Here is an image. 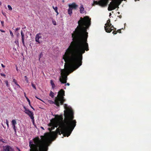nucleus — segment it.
<instances>
[{
  "label": "nucleus",
  "mask_w": 151,
  "mask_h": 151,
  "mask_svg": "<svg viewBox=\"0 0 151 151\" xmlns=\"http://www.w3.org/2000/svg\"><path fill=\"white\" fill-rule=\"evenodd\" d=\"M91 18L88 16L81 17L78 26L72 34L73 41L63 55L65 63V69L61 70L60 78H67V76L82 65V54L89 50L87 43V29L91 25Z\"/></svg>",
  "instance_id": "nucleus-1"
},
{
  "label": "nucleus",
  "mask_w": 151,
  "mask_h": 151,
  "mask_svg": "<svg viewBox=\"0 0 151 151\" xmlns=\"http://www.w3.org/2000/svg\"><path fill=\"white\" fill-rule=\"evenodd\" d=\"M65 109L64 111L65 117L64 120L62 116L59 120L53 119L50 120V122L48 125L50 131L54 129L55 127L57 128L56 131L52 132V136L56 138L58 134H63L64 136L68 137L71 133L72 131L76 125V122L74 118L73 113L71 107L67 104L63 105Z\"/></svg>",
  "instance_id": "nucleus-2"
},
{
  "label": "nucleus",
  "mask_w": 151,
  "mask_h": 151,
  "mask_svg": "<svg viewBox=\"0 0 151 151\" xmlns=\"http://www.w3.org/2000/svg\"><path fill=\"white\" fill-rule=\"evenodd\" d=\"M43 137V136H41V138L36 137L33 139V141H29L30 151H46V139H42Z\"/></svg>",
  "instance_id": "nucleus-3"
},
{
  "label": "nucleus",
  "mask_w": 151,
  "mask_h": 151,
  "mask_svg": "<svg viewBox=\"0 0 151 151\" xmlns=\"http://www.w3.org/2000/svg\"><path fill=\"white\" fill-rule=\"evenodd\" d=\"M65 95V91L61 89L58 92L57 96L55 98L54 101L49 100L48 102L50 104H55L58 108L60 105H63L64 102L65 101V99L64 97Z\"/></svg>",
  "instance_id": "nucleus-4"
},
{
  "label": "nucleus",
  "mask_w": 151,
  "mask_h": 151,
  "mask_svg": "<svg viewBox=\"0 0 151 151\" xmlns=\"http://www.w3.org/2000/svg\"><path fill=\"white\" fill-rule=\"evenodd\" d=\"M121 1L119 2V0H114L111 1L109 5L108 9L109 11H111L115 9L121 4Z\"/></svg>",
  "instance_id": "nucleus-5"
},
{
  "label": "nucleus",
  "mask_w": 151,
  "mask_h": 151,
  "mask_svg": "<svg viewBox=\"0 0 151 151\" xmlns=\"http://www.w3.org/2000/svg\"><path fill=\"white\" fill-rule=\"evenodd\" d=\"M108 0H100L99 2L94 1H93V5L95 4H99L102 6H106L108 3Z\"/></svg>",
  "instance_id": "nucleus-6"
},
{
  "label": "nucleus",
  "mask_w": 151,
  "mask_h": 151,
  "mask_svg": "<svg viewBox=\"0 0 151 151\" xmlns=\"http://www.w3.org/2000/svg\"><path fill=\"white\" fill-rule=\"evenodd\" d=\"M111 24L110 23L108 24L106 23L105 24V26H104V28L106 32L110 33L112 31V28H114V27L113 26H111Z\"/></svg>",
  "instance_id": "nucleus-7"
},
{
  "label": "nucleus",
  "mask_w": 151,
  "mask_h": 151,
  "mask_svg": "<svg viewBox=\"0 0 151 151\" xmlns=\"http://www.w3.org/2000/svg\"><path fill=\"white\" fill-rule=\"evenodd\" d=\"M24 108L25 110L24 112L26 114H27L30 117V118L33 120L34 121V117L33 116V113L29 110V109H27L25 106L24 107Z\"/></svg>",
  "instance_id": "nucleus-8"
},
{
  "label": "nucleus",
  "mask_w": 151,
  "mask_h": 151,
  "mask_svg": "<svg viewBox=\"0 0 151 151\" xmlns=\"http://www.w3.org/2000/svg\"><path fill=\"white\" fill-rule=\"evenodd\" d=\"M35 41L38 43H40L42 42V34L39 33L36 35L35 36Z\"/></svg>",
  "instance_id": "nucleus-9"
},
{
  "label": "nucleus",
  "mask_w": 151,
  "mask_h": 151,
  "mask_svg": "<svg viewBox=\"0 0 151 151\" xmlns=\"http://www.w3.org/2000/svg\"><path fill=\"white\" fill-rule=\"evenodd\" d=\"M12 147L6 145L4 147L3 151H12Z\"/></svg>",
  "instance_id": "nucleus-10"
},
{
  "label": "nucleus",
  "mask_w": 151,
  "mask_h": 151,
  "mask_svg": "<svg viewBox=\"0 0 151 151\" xmlns=\"http://www.w3.org/2000/svg\"><path fill=\"white\" fill-rule=\"evenodd\" d=\"M68 6L69 8H70L73 9H76L78 7V5L75 3H73L71 4H69Z\"/></svg>",
  "instance_id": "nucleus-11"
},
{
  "label": "nucleus",
  "mask_w": 151,
  "mask_h": 151,
  "mask_svg": "<svg viewBox=\"0 0 151 151\" xmlns=\"http://www.w3.org/2000/svg\"><path fill=\"white\" fill-rule=\"evenodd\" d=\"M79 11L81 14H84L86 12V11L84 10V8L83 7V5L81 4V6L79 8Z\"/></svg>",
  "instance_id": "nucleus-12"
},
{
  "label": "nucleus",
  "mask_w": 151,
  "mask_h": 151,
  "mask_svg": "<svg viewBox=\"0 0 151 151\" xmlns=\"http://www.w3.org/2000/svg\"><path fill=\"white\" fill-rule=\"evenodd\" d=\"M21 35L22 36V40L23 44L24 46H25L24 45V33H23L22 30L21 31Z\"/></svg>",
  "instance_id": "nucleus-13"
},
{
  "label": "nucleus",
  "mask_w": 151,
  "mask_h": 151,
  "mask_svg": "<svg viewBox=\"0 0 151 151\" xmlns=\"http://www.w3.org/2000/svg\"><path fill=\"white\" fill-rule=\"evenodd\" d=\"M50 83L52 88L54 89L55 87V85L53 82V81L52 80H51L50 81Z\"/></svg>",
  "instance_id": "nucleus-14"
},
{
  "label": "nucleus",
  "mask_w": 151,
  "mask_h": 151,
  "mask_svg": "<svg viewBox=\"0 0 151 151\" xmlns=\"http://www.w3.org/2000/svg\"><path fill=\"white\" fill-rule=\"evenodd\" d=\"M68 14L70 15H71L72 13V9H71L70 8H69V9H68Z\"/></svg>",
  "instance_id": "nucleus-15"
},
{
  "label": "nucleus",
  "mask_w": 151,
  "mask_h": 151,
  "mask_svg": "<svg viewBox=\"0 0 151 151\" xmlns=\"http://www.w3.org/2000/svg\"><path fill=\"white\" fill-rule=\"evenodd\" d=\"M12 125H16L17 124L16 121L15 120H13L12 121Z\"/></svg>",
  "instance_id": "nucleus-16"
},
{
  "label": "nucleus",
  "mask_w": 151,
  "mask_h": 151,
  "mask_svg": "<svg viewBox=\"0 0 151 151\" xmlns=\"http://www.w3.org/2000/svg\"><path fill=\"white\" fill-rule=\"evenodd\" d=\"M54 93L53 92H52V91H51L50 93V96L52 98L54 97Z\"/></svg>",
  "instance_id": "nucleus-17"
},
{
  "label": "nucleus",
  "mask_w": 151,
  "mask_h": 151,
  "mask_svg": "<svg viewBox=\"0 0 151 151\" xmlns=\"http://www.w3.org/2000/svg\"><path fill=\"white\" fill-rule=\"evenodd\" d=\"M13 128L14 129L15 133H16V129L15 125H12Z\"/></svg>",
  "instance_id": "nucleus-18"
},
{
  "label": "nucleus",
  "mask_w": 151,
  "mask_h": 151,
  "mask_svg": "<svg viewBox=\"0 0 151 151\" xmlns=\"http://www.w3.org/2000/svg\"><path fill=\"white\" fill-rule=\"evenodd\" d=\"M8 7L9 10H12V8L10 5H8Z\"/></svg>",
  "instance_id": "nucleus-19"
},
{
  "label": "nucleus",
  "mask_w": 151,
  "mask_h": 151,
  "mask_svg": "<svg viewBox=\"0 0 151 151\" xmlns=\"http://www.w3.org/2000/svg\"><path fill=\"white\" fill-rule=\"evenodd\" d=\"M25 78V80L27 82V83H28V79L27 77L26 76H24Z\"/></svg>",
  "instance_id": "nucleus-20"
},
{
  "label": "nucleus",
  "mask_w": 151,
  "mask_h": 151,
  "mask_svg": "<svg viewBox=\"0 0 151 151\" xmlns=\"http://www.w3.org/2000/svg\"><path fill=\"white\" fill-rule=\"evenodd\" d=\"M53 8L55 10V12H57V10H58V7H54V6H52Z\"/></svg>",
  "instance_id": "nucleus-21"
},
{
  "label": "nucleus",
  "mask_w": 151,
  "mask_h": 151,
  "mask_svg": "<svg viewBox=\"0 0 151 151\" xmlns=\"http://www.w3.org/2000/svg\"><path fill=\"white\" fill-rule=\"evenodd\" d=\"M26 97L27 99V100L29 102V105L30 106H31L30 102V100L28 99V98L27 97Z\"/></svg>",
  "instance_id": "nucleus-22"
},
{
  "label": "nucleus",
  "mask_w": 151,
  "mask_h": 151,
  "mask_svg": "<svg viewBox=\"0 0 151 151\" xmlns=\"http://www.w3.org/2000/svg\"><path fill=\"white\" fill-rule=\"evenodd\" d=\"M9 32L11 36H12V37H14V35L12 32L10 30Z\"/></svg>",
  "instance_id": "nucleus-23"
},
{
  "label": "nucleus",
  "mask_w": 151,
  "mask_h": 151,
  "mask_svg": "<svg viewBox=\"0 0 151 151\" xmlns=\"http://www.w3.org/2000/svg\"><path fill=\"white\" fill-rule=\"evenodd\" d=\"M32 86V87L35 89H36V88L35 87V85L33 83H31Z\"/></svg>",
  "instance_id": "nucleus-24"
},
{
  "label": "nucleus",
  "mask_w": 151,
  "mask_h": 151,
  "mask_svg": "<svg viewBox=\"0 0 151 151\" xmlns=\"http://www.w3.org/2000/svg\"><path fill=\"white\" fill-rule=\"evenodd\" d=\"M14 42L17 45H19L18 40V39L16 40Z\"/></svg>",
  "instance_id": "nucleus-25"
},
{
  "label": "nucleus",
  "mask_w": 151,
  "mask_h": 151,
  "mask_svg": "<svg viewBox=\"0 0 151 151\" xmlns=\"http://www.w3.org/2000/svg\"><path fill=\"white\" fill-rule=\"evenodd\" d=\"M5 83H6V85L8 87H9V84H8V81H5Z\"/></svg>",
  "instance_id": "nucleus-26"
},
{
  "label": "nucleus",
  "mask_w": 151,
  "mask_h": 151,
  "mask_svg": "<svg viewBox=\"0 0 151 151\" xmlns=\"http://www.w3.org/2000/svg\"><path fill=\"white\" fill-rule=\"evenodd\" d=\"M6 124L8 127H9V122L8 120L7 119H6Z\"/></svg>",
  "instance_id": "nucleus-27"
},
{
  "label": "nucleus",
  "mask_w": 151,
  "mask_h": 151,
  "mask_svg": "<svg viewBox=\"0 0 151 151\" xmlns=\"http://www.w3.org/2000/svg\"><path fill=\"white\" fill-rule=\"evenodd\" d=\"M13 82H14L15 84L16 85L17 84V81L15 79H13Z\"/></svg>",
  "instance_id": "nucleus-28"
},
{
  "label": "nucleus",
  "mask_w": 151,
  "mask_h": 151,
  "mask_svg": "<svg viewBox=\"0 0 151 151\" xmlns=\"http://www.w3.org/2000/svg\"><path fill=\"white\" fill-rule=\"evenodd\" d=\"M52 23H53V24L54 25H56V22L55 21H52Z\"/></svg>",
  "instance_id": "nucleus-29"
},
{
  "label": "nucleus",
  "mask_w": 151,
  "mask_h": 151,
  "mask_svg": "<svg viewBox=\"0 0 151 151\" xmlns=\"http://www.w3.org/2000/svg\"><path fill=\"white\" fill-rule=\"evenodd\" d=\"M1 23L2 26H4V22L3 21H1Z\"/></svg>",
  "instance_id": "nucleus-30"
},
{
  "label": "nucleus",
  "mask_w": 151,
  "mask_h": 151,
  "mask_svg": "<svg viewBox=\"0 0 151 151\" xmlns=\"http://www.w3.org/2000/svg\"><path fill=\"white\" fill-rule=\"evenodd\" d=\"M1 76H4V77H5V76H6V75H5L4 74H3V73H1Z\"/></svg>",
  "instance_id": "nucleus-31"
},
{
  "label": "nucleus",
  "mask_w": 151,
  "mask_h": 151,
  "mask_svg": "<svg viewBox=\"0 0 151 151\" xmlns=\"http://www.w3.org/2000/svg\"><path fill=\"white\" fill-rule=\"evenodd\" d=\"M16 85L17 86L18 88H21L20 86L18 84H17Z\"/></svg>",
  "instance_id": "nucleus-32"
},
{
  "label": "nucleus",
  "mask_w": 151,
  "mask_h": 151,
  "mask_svg": "<svg viewBox=\"0 0 151 151\" xmlns=\"http://www.w3.org/2000/svg\"><path fill=\"white\" fill-rule=\"evenodd\" d=\"M20 29V28L19 27V28H17L16 29H15V31H17L19 30V29Z\"/></svg>",
  "instance_id": "nucleus-33"
},
{
  "label": "nucleus",
  "mask_w": 151,
  "mask_h": 151,
  "mask_svg": "<svg viewBox=\"0 0 151 151\" xmlns=\"http://www.w3.org/2000/svg\"><path fill=\"white\" fill-rule=\"evenodd\" d=\"M0 31L2 32H5V31H4L2 29H0Z\"/></svg>",
  "instance_id": "nucleus-34"
},
{
  "label": "nucleus",
  "mask_w": 151,
  "mask_h": 151,
  "mask_svg": "<svg viewBox=\"0 0 151 151\" xmlns=\"http://www.w3.org/2000/svg\"><path fill=\"white\" fill-rule=\"evenodd\" d=\"M110 22V19H109L107 21V24L109 23Z\"/></svg>",
  "instance_id": "nucleus-35"
},
{
  "label": "nucleus",
  "mask_w": 151,
  "mask_h": 151,
  "mask_svg": "<svg viewBox=\"0 0 151 151\" xmlns=\"http://www.w3.org/2000/svg\"><path fill=\"white\" fill-rule=\"evenodd\" d=\"M35 97H36L37 99H39V100H40L41 101H42V100H41V99H40V98H39L37 96H35Z\"/></svg>",
  "instance_id": "nucleus-36"
},
{
  "label": "nucleus",
  "mask_w": 151,
  "mask_h": 151,
  "mask_svg": "<svg viewBox=\"0 0 151 151\" xmlns=\"http://www.w3.org/2000/svg\"><path fill=\"white\" fill-rule=\"evenodd\" d=\"M65 86L68 85V86L70 85V84L69 83H67L65 85Z\"/></svg>",
  "instance_id": "nucleus-37"
},
{
  "label": "nucleus",
  "mask_w": 151,
  "mask_h": 151,
  "mask_svg": "<svg viewBox=\"0 0 151 151\" xmlns=\"http://www.w3.org/2000/svg\"><path fill=\"white\" fill-rule=\"evenodd\" d=\"M47 140H51L50 138H47L46 139Z\"/></svg>",
  "instance_id": "nucleus-38"
},
{
  "label": "nucleus",
  "mask_w": 151,
  "mask_h": 151,
  "mask_svg": "<svg viewBox=\"0 0 151 151\" xmlns=\"http://www.w3.org/2000/svg\"><path fill=\"white\" fill-rule=\"evenodd\" d=\"M1 65L3 68H4L5 67V66L4 65H3L2 64H1Z\"/></svg>",
  "instance_id": "nucleus-39"
},
{
  "label": "nucleus",
  "mask_w": 151,
  "mask_h": 151,
  "mask_svg": "<svg viewBox=\"0 0 151 151\" xmlns=\"http://www.w3.org/2000/svg\"><path fill=\"white\" fill-rule=\"evenodd\" d=\"M112 33H113L114 35L116 34L117 33L116 32H115L114 31H113L112 32Z\"/></svg>",
  "instance_id": "nucleus-40"
},
{
  "label": "nucleus",
  "mask_w": 151,
  "mask_h": 151,
  "mask_svg": "<svg viewBox=\"0 0 151 151\" xmlns=\"http://www.w3.org/2000/svg\"><path fill=\"white\" fill-rule=\"evenodd\" d=\"M3 139H0V141H1L2 142H4V141H3Z\"/></svg>",
  "instance_id": "nucleus-41"
},
{
  "label": "nucleus",
  "mask_w": 151,
  "mask_h": 151,
  "mask_svg": "<svg viewBox=\"0 0 151 151\" xmlns=\"http://www.w3.org/2000/svg\"><path fill=\"white\" fill-rule=\"evenodd\" d=\"M42 55V53H41L40 55V58L41 55Z\"/></svg>",
  "instance_id": "nucleus-42"
},
{
  "label": "nucleus",
  "mask_w": 151,
  "mask_h": 151,
  "mask_svg": "<svg viewBox=\"0 0 151 151\" xmlns=\"http://www.w3.org/2000/svg\"><path fill=\"white\" fill-rule=\"evenodd\" d=\"M30 107H31V108H32L34 110H35L34 109V108L32 107V106L31 105V106H30Z\"/></svg>",
  "instance_id": "nucleus-43"
},
{
  "label": "nucleus",
  "mask_w": 151,
  "mask_h": 151,
  "mask_svg": "<svg viewBox=\"0 0 151 151\" xmlns=\"http://www.w3.org/2000/svg\"><path fill=\"white\" fill-rule=\"evenodd\" d=\"M55 12L57 13V15L58 14V10H57V12Z\"/></svg>",
  "instance_id": "nucleus-44"
},
{
  "label": "nucleus",
  "mask_w": 151,
  "mask_h": 151,
  "mask_svg": "<svg viewBox=\"0 0 151 151\" xmlns=\"http://www.w3.org/2000/svg\"><path fill=\"white\" fill-rule=\"evenodd\" d=\"M55 12L57 13V15L58 14V10H57V12Z\"/></svg>",
  "instance_id": "nucleus-45"
},
{
  "label": "nucleus",
  "mask_w": 151,
  "mask_h": 151,
  "mask_svg": "<svg viewBox=\"0 0 151 151\" xmlns=\"http://www.w3.org/2000/svg\"><path fill=\"white\" fill-rule=\"evenodd\" d=\"M1 4H2L1 2L0 1V5H1Z\"/></svg>",
  "instance_id": "nucleus-46"
},
{
  "label": "nucleus",
  "mask_w": 151,
  "mask_h": 151,
  "mask_svg": "<svg viewBox=\"0 0 151 151\" xmlns=\"http://www.w3.org/2000/svg\"><path fill=\"white\" fill-rule=\"evenodd\" d=\"M19 35V33H18L17 35V36H18Z\"/></svg>",
  "instance_id": "nucleus-47"
},
{
  "label": "nucleus",
  "mask_w": 151,
  "mask_h": 151,
  "mask_svg": "<svg viewBox=\"0 0 151 151\" xmlns=\"http://www.w3.org/2000/svg\"><path fill=\"white\" fill-rule=\"evenodd\" d=\"M41 128L42 129H44V128H43V127H41Z\"/></svg>",
  "instance_id": "nucleus-48"
},
{
  "label": "nucleus",
  "mask_w": 151,
  "mask_h": 151,
  "mask_svg": "<svg viewBox=\"0 0 151 151\" xmlns=\"http://www.w3.org/2000/svg\"><path fill=\"white\" fill-rule=\"evenodd\" d=\"M111 13H109V16H111Z\"/></svg>",
  "instance_id": "nucleus-49"
},
{
  "label": "nucleus",
  "mask_w": 151,
  "mask_h": 151,
  "mask_svg": "<svg viewBox=\"0 0 151 151\" xmlns=\"http://www.w3.org/2000/svg\"><path fill=\"white\" fill-rule=\"evenodd\" d=\"M119 30L120 31V32H119V33H121L120 31V30H118L117 31H118Z\"/></svg>",
  "instance_id": "nucleus-50"
},
{
  "label": "nucleus",
  "mask_w": 151,
  "mask_h": 151,
  "mask_svg": "<svg viewBox=\"0 0 151 151\" xmlns=\"http://www.w3.org/2000/svg\"><path fill=\"white\" fill-rule=\"evenodd\" d=\"M26 28V27H24V28H23V29H24V28Z\"/></svg>",
  "instance_id": "nucleus-51"
},
{
  "label": "nucleus",
  "mask_w": 151,
  "mask_h": 151,
  "mask_svg": "<svg viewBox=\"0 0 151 151\" xmlns=\"http://www.w3.org/2000/svg\"><path fill=\"white\" fill-rule=\"evenodd\" d=\"M121 16H119V17H120V18H121Z\"/></svg>",
  "instance_id": "nucleus-52"
}]
</instances>
